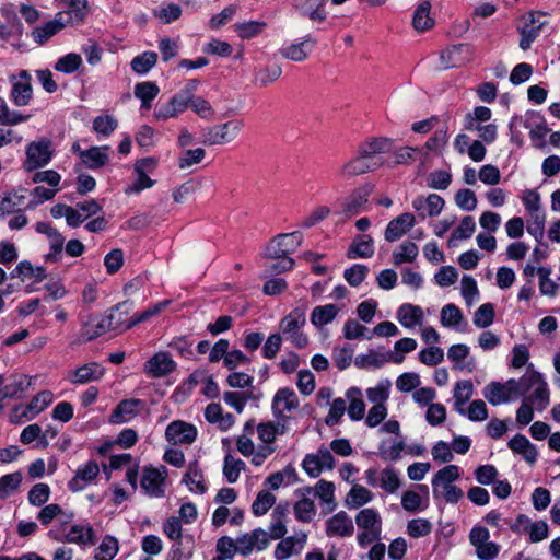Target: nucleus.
Here are the masks:
<instances>
[{"mask_svg":"<svg viewBox=\"0 0 560 560\" xmlns=\"http://www.w3.org/2000/svg\"><path fill=\"white\" fill-rule=\"evenodd\" d=\"M434 156L420 148L412 147H401L394 152L392 159L387 160V164L389 166H395L399 164H412L418 162V173L417 175H450L447 171L438 170L434 172L428 171L432 167Z\"/></svg>","mask_w":560,"mask_h":560,"instance_id":"1","label":"nucleus"},{"mask_svg":"<svg viewBox=\"0 0 560 560\" xmlns=\"http://www.w3.org/2000/svg\"><path fill=\"white\" fill-rule=\"evenodd\" d=\"M306 324V310L299 306L285 315L279 324L282 334L298 349H303L308 345L307 336L301 330Z\"/></svg>","mask_w":560,"mask_h":560,"instance_id":"2","label":"nucleus"},{"mask_svg":"<svg viewBox=\"0 0 560 560\" xmlns=\"http://www.w3.org/2000/svg\"><path fill=\"white\" fill-rule=\"evenodd\" d=\"M355 523L362 529L357 537L360 547L364 548L381 538L382 518L374 509L361 510L355 516Z\"/></svg>","mask_w":560,"mask_h":560,"instance_id":"3","label":"nucleus"},{"mask_svg":"<svg viewBox=\"0 0 560 560\" xmlns=\"http://www.w3.org/2000/svg\"><path fill=\"white\" fill-rule=\"evenodd\" d=\"M534 388L533 394L525 397V401L537 410H544L549 404V390L542 375L536 371L527 372L522 376L523 395Z\"/></svg>","mask_w":560,"mask_h":560,"instance_id":"4","label":"nucleus"},{"mask_svg":"<svg viewBox=\"0 0 560 560\" xmlns=\"http://www.w3.org/2000/svg\"><path fill=\"white\" fill-rule=\"evenodd\" d=\"M522 395V378H510L505 383L491 382L483 389L485 398L493 406L509 402Z\"/></svg>","mask_w":560,"mask_h":560,"instance_id":"5","label":"nucleus"},{"mask_svg":"<svg viewBox=\"0 0 560 560\" xmlns=\"http://www.w3.org/2000/svg\"><path fill=\"white\" fill-rule=\"evenodd\" d=\"M242 128L243 121L238 119L208 127L202 131L203 143L208 145L229 143L237 137Z\"/></svg>","mask_w":560,"mask_h":560,"instance_id":"6","label":"nucleus"},{"mask_svg":"<svg viewBox=\"0 0 560 560\" xmlns=\"http://www.w3.org/2000/svg\"><path fill=\"white\" fill-rule=\"evenodd\" d=\"M303 236L299 231L283 233L275 236L266 246L265 255L268 258H280L295 252L302 245Z\"/></svg>","mask_w":560,"mask_h":560,"instance_id":"7","label":"nucleus"},{"mask_svg":"<svg viewBox=\"0 0 560 560\" xmlns=\"http://www.w3.org/2000/svg\"><path fill=\"white\" fill-rule=\"evenodd\" d=\"M50 148L51 142L47 139L30 143L26 149V160L24 162L25 171L33 172L45 166L52 155Z\"/></svg>","mask_w":560,"mask_h":560,"instance_id":"8","label":"nucleus"},{"mask_svg":"<svg viewBox=\"0 0 560 560\" xmlns=\"http://www.w3.org/2000/svg\"><path fill=\"white\" fill-rule=\"evenodd\" d=\"M384 163L383 156L359 152L355 159L345 165L343 175H364L365 173H373Z\"/></svg>","mask_w":560,"mask_h":560,"instance_id":"9","label":"nucleus"},{"mask_svg":"<svg viewBox=\"0 0 560 560\" xmlns=\"http://www.w3.org/2000/svg\"><path fill=\"white\" fill-rule=\"evenodd\" d=\"M166 440L176 444H191L197 438V429L195 425L182 420L171 422L165 430Z\"/></svg>","mask_w":560,"mask_h":560,"instance_id":"10","label":"nucleus"},{"mask_svg":"<svg viewBox=\"0 0 560 560\" xmlns=\"http://www.w3.org/2000/svg\"><path fill=\"white\" fill-rule=\"evenodd\" d=\"M235 541L237 552L243 556H248L255 548L261 551L269 545L268 533L261 528H256L248 534H244Z\"/></svg>","mask_w":560,"mask_h":560,"instance_id":"11","label":"nucleus"},{"mask_svg":"<svg viewBox=\"0 0 560 560\" xmlns=\"http://www.w3.org/2000/svg\"><path fill=\"white\" fill-rule=\"evenodd\" d=\"M109 147H91L86 150H81L78 143L72 145V151L78 152L80 161L88 168L96 171L108 162L107 151Z\"/></svg>","mask_w":560,"mask_h":560,"instance_id":"12","label":"nucleus"},{"mask_svg":"<svg viewBox=\"0 0 560 560\" xmlns=\"http://www.w3.org/2000/svg\"><path fill=\"white\" fill-rule=\"evenodd\" d=\"M132 308V302L124 301L112 307L108 314L104 315L113 331L121 332L132 328V326H129L130 318H128Z\"/></svg>","mask_w":560,"mask_h":560,"instance_id":"13","label":"nucleus"},{"mask_svg":"<svg viewBox=\"0 0 560 560\" xmlns=\"http://www.w3.org/2000/svg\"><path fill=\"white\" fill-rule=\"evenodd\" d=\"M49 536L56 540H65L83 547L93 546L96 542L95 532L90 525H72L63 538L54 535V532H49Z\"/></svg>","mask_w":560,"mask_h":560,"instance_id":"14","label":"nucleus"},{"mask_svg":"<svg viewBox=\"0 0 560 560\" xmlns=\"http://www.w3.org/2000/svg\"><path fill=\"white\" fill-rule=\"evenodd\" d=\"M189 101L190 98H187L177 92L167 103L162 104L158 109H155L153 116L156 120L176 118L189 107Z\"/></svg>","mask_w":560,"mask_h":560,"instance_id":"15","label":"nucleus"},{"mask_svg":"<svg viewBox=\"0 0 560 560\" xmlns=\"http://www.w3.org/2000/svg\"><path fill=\"white\" fill-rule=\"evenodd\" d=\"M402 354H393L392 352H377L371 350L368 354H360L354 359L355 366L360 369L382 368L386 362L401 363L404 361Z\"/></svg>","mask_w":560,"mask_h":560,"instance_id":"16","label":"nucleus"},{"mask_svg":"<svg viewBox=\"0 0 560 560\" xmlns=\"http://www.w3.org/2000/svg\"><path fill=\"white\" fill-rule=\"evenodd\" d=\"M176 369V363L167 352H159L144 363V372L151 377H162Z\"/></svg>","mask_w":560,"mask_h":560,"instance_id":"17","label":"nucleus"},{"mask_svg":"<svg viewBox=\"0 0 560 560\" xmlns=\"http://www.w3.org/2000/svg\"><path fill=\"white\" fill-rule=\"evenodd\" d=\"M61 177H33L34 183L45 182L49 186V188H45L43 186L35 187L31 195L35 198V200H31L25 208L34 209L38 203L50 200L55 197L56 192L59 190L58 186L60 184Z\"/></svg>","mask_w":560,"mask_h":560,"instance_id":"18","label":"nucleus"},{"mask_svg":"<svg viewBox=\"0 0 560 560\" xmlns=\"http://www.w3.org/2000/svg\"><path fill=\"white\" fill-rule=\"evenodd\" d=\"M98 474V464L95 460H89L83 466L78 467L74 477L68 482L69 490L72 492L82 491Z\"/></svg>","mask_w":560,"mask_h":560,"instance_id":"19","label":"nucleus"},{"mask_svg":"<svg viewBox=\"0 0 560 560\" xmlns=\"http://www.w3.org/2000/svg\"><path fill=\"white\" fill-rule=\"evenodd\" d=\"M36 231L45 234L49 241L50 252L46 255V260L58 261L63 250L65 237L46 222H37Z\"/></svg>","mask_w":560,"mask_h":560,"instance_id":"20","label":"nucleus"},{"mask_svg":"<svg viewBox=\"0 0 560 560\" xmlns=\"http://www.w3.org/2000/svg\"><path fill=\"white\" fill-rule=\"evenodd\" d=\"M353 532V522L345 511L338 512L326 521V535L328 537H347L351 536Z\"/></svg>","mask_w":560,"mask_h":560,"instance_id":"21","label":"nucleus"},{"mask_svg":"<svg viewBox=\"0 0 560 560\" xmlns=\"http://www.w3.org/2000/svg\"><path fill=\"white\" fill-rule=\"evenodd\" d=\"M66 23L63 22V13H57L54 20L46 22L44 25L35 27L32 31L33 39L43 45L47 43L52 36L58 34L61 30L66 27Z\"/></svg>","mask_w":560,"mask_h":560,"instance_id":"22","label":"nucleus"},{"mask_svg":"<svg viewBox=\"0 0 560 560\" xmlns=\"http://www.w3.org/2000/svg\"><path fill=\"white\" fill-rule=\"evenodd\" d=\"M527 525L525 528L529 534L530 542H539L548 537L549 528L545 521L530 522L528 516L520 514L516 517L515 524L512 525V530H517L518 526Z\"/></svg>","mask_w":560,"mask_h":560,"instance_id":"23","label":"nucleus"},{"mask_svg":"<svg viewBox=\"0 0 560 560\" xmlns=\"http://www.w3.org/2000/svg\"><path fill=\"white\" fill-rule=\"evenodd\" d=\"M413 214L406 212L398 215L388 223L385 230V240L387 242H395L399 240L405 233H407L413 226Z\"/></svg>","mask_w":560,"mask_h":560,"instance_id":"24","label":"nucleus"},{"mask_svg":"<svg viewBox=\"0 0 560 560\" xmlns=\"http://www.w3.org/2000/svg\"><path fill=\"white\" fill-rule=\"evenodd\" d=\"M299 407V399L295 393L288 387L280 388L272 399V413L280 415L290 412Z\"/></svg>","mask_w":560,"mask_h":560,"instance_id":"25","label":"nucleus"},{"mask_svg":"<svg viewBox=\"0 0 560 560\" xmlns=\"http://www.w3.org/2000/svg\"><path fill=\"white\" fill-rule=\"evenodd\" d=\"M142 404V400L136 398L121 400L113 410L109 417V422L113 424L127 422L138 413L137 408Z\"/></svg>","mask_w":560,"mask_h":560,"instance_id":"26","label":"nucleus"},{"mask_svg":"<svg viewBox=\"0 0 560 560\" xmlns=\"http://www.w3.org/2000/svg\"><path fill=\"white\" fill-rule=\"evenodd\" d=\"M104 375V368L96 362H91L79 366L73 371L69 381L72 384H86L90 382L98 381Z\"/></svg>","mask_w":560,"mask_h":560,"instance_id":"27","label":"nucleus"},{"mask_svg":"<svg viewBox=\"0 0 560 560\" xmlns=\"http://www.w3.org/2000/svg\"><path fill=\"white\" fill-rule=\"evenodd\" d=\"M66 25H80L89 14L88 0H68V9L62 12Z\"/></svg>","mask_w":560,"mask_h":560,"instance_id":"28","label":"nucleus"},{"mask_svg":"<svg viewBox=\"0 0 560 560\" xmlns=\"http://www.w3.org/2000/svg\"><path fill=\"white\" fill-rule=\"evenodd\" d=\"M508 446L516 454L523 456V458L529 463L534 464L537 460V450L534 444L529 442V440L523 434L514 435L508 443Z\"/></svg>","mask_w":560,"mask_h":560,"instance_id":"29","label":"nucleus"},{"mask_svg":"<svg viewBox=\"0 0 560 560\" xmlns=\"http://www.w3.org/2000/svg\"><path fill=\"white\" fill-rule=\"evenodd\" d=\"M374 254V244L370 235H358L348 248L347 257L354 258H370Z\"/></svg>","mask_w":560,"mask_h":560,"instance_id":"30","label":"nucleus"},{"mask_svg":"<svg viewBox=\"0 0 560 560\" xmlns=\"http://www.w3.org/2000/svg\"><path fill=\"white\" fill-rule=\"evenodd\" d=\"M340 310L336 304L315 306L311 313V323L316 328H322L330 324L338 316Z\"/></svg>","mask_w":560,"mask_h":560,"instance_id":"31","label":"nucleus"},{"mask_svg":"<svg viewBox=\"0 0 560 560\" xmlns=\"http://www.w3.org/2000/svg\"><path fill=\"white\" fill-rule=\"evenodd\" d=\"M163 477L161 472L155 468H144L141 487L151 497H160L163 494L162 489Z\"/></svg>","mask_w":560,"mask_h":560,"instance_id":"32","label":"nucleus"},{"mask_svg":"<svg viewBox=\"0 0 560 560\" xmlns=\"http://www.w3.org/2000/svg\"><path fill=\"white\" fill-rule=\"evenodd\" d=\"M110 330L112 329L105 316L100 318H91L83 325V328L80 332V338L83 341H92Z\"/></svg>","mask_w":560,"mask_h":560,"instance_id":"33","label":"nucleus"},{"mask_svg":"<svg viewBox=\"0 0 560 560\" xmlns=\"http://www.w3.org/2000/svg\"><path fill=\"white\" fill-rule=\"evenodd\" d=\"M315 44L316 40L307 36L304 40L283 48L281 52L287 59L300 62L307 58Z\"/></svg>","mask_w":560,"mask_h":560,"instance_id":"34","label":"nucleus"},{"mask_svg":"<svg viewBox=\"0 0 560 560\" xmlns=\"http://www.w3.org/2000/svg\"><path fill=\"white\" fill-rule=\"evenodd\" d=\"M394 148V140L387 137L371 138L359 147V152L369 155L382 156V153L390 152Z\"/></svg>","mask_w":560,"mask_h":560,"instance_id":"35","label":"nucleus"},{"mask_svg":"<svg viewBox=\"0 0 560 560\" xmlns=\"http://www.w3.org/2000/svg\"><path fill=\"white\" fill-rule=\"evenodd\" d=\"M397 318L404 327L412 328L416 325L421 324L423 319V312L420 306L406 303L398 308Z\"/></svg>","mask_w":560,"mask_h":560,"instance_id":"36","label":"nucleus"},{"mask_svg":"<svg viewBox=\"0 0 560 560\" xmlns=\"http://www.w3.org/2000/svg\"><path fill=\"white\" fill-rule=\"evenodd\" d=\"M183 482L186 483L192 492L202 494L207 490L202 471L197 462L189 463L188 470L183 477Z\"/></svg>","mask_w":560,"mask_h":560,"instance_id":"37","label":"nucleus"},{"mask_svg":"<svg viewBox=\"0 0 560 560\" xmlns=\"http://www.w3.org/2000/svg\"><path fill=\"white\" fill-rule=\"evenodd\" d=\"M431 3L424 0L418 4L413 12L412 25L417 31L424 32L434 25V20L430 16Z\"/></svg>","mask_w":560,"mask_h":560,"instance_id":"38","label":"nucleus"},{"mask_svg":"<svg viewBox=\"0 0 560 560\" xmlns=\"http://www.w3.org/2000/svg\"><path fill=\"white\" fill-rule=\"evenodd\" d=\"M460 476L459 467L456 465H447L441 468L432 478L433 497L440 498V483L454 482Z\"/></svg>","mask_w":560,"mask_h":560,"instance_id":"39","label":"nucleus"},{"mask_svg":"<svg viewBox=\"0 0 560 560\" xmlns=\"http://www.w3.org/2000/svg\"><path fill=\"white\" fill-rule=\"evenodd\" d=\"M474 386L470 381L463 380L456 383L454 388L455 410L465 415L464 404L472 396Z\"/></svg>","mask_w":560,"mask_h":560,"instance_id":"40","label":"nucleus"},{"mask_svg":"<svg viewBox=\"0 0 560 560\" xmlns=\"http://www.w3.org/2000/svg\"><path fill=\"white\" fill-rule=\"evenodd\" d=\"M373 499V493L363 486L354 485L348 493L346 503L349 508L358 509Z\"/></svg>","mask_w":560,"mask_h":560,"instance_id":"41","label":"nucleus"},{"mask_svg":"<svg viewBox=\"0 0 560 560\" xmlns=\"http://www.w3.org/2000/svg\"><path fill=\"white\" fill-rule=\"evenodd\" d=\"M156 62L158 54L155 51H144L132 59L131 69L138 74H145Z\"/></svg>","mask_w":560,"mask_h":560,"instance_id":"42","label":"nucleus"},{"mask_svg":"<svg viewBox=\"0 0 560 560\" xmlns=\"http://www.w3.org/2000/svg\"><path fill=\"white\" fill-rule=\"evenodd\" d=\"M119 545L116 537L106 535L95 549V560H112L118 552Z\"/></svg>","mask_w":560,"mask_h":560,"instance_id":"43","label":"nucleus"},{"mask_svg":"<svg viewBox=\"0 0 560 560\" xmlns=\"http://www.w3.org/2000/svg\"><path fill=\"white\" fill-rule=\"evenodd\" d=\"M10 96L16 106H26L33 96L31 82L13 83Z\"/></svg>","mask_w":560,"mask_h":560,"instance_id":"44","label":"nucleus"},{"mask_svg":"<svg viewBox=\"0 0 560 560\" xmlns=\"http://www.w3.org/2000/svg\"><path fill=\"white\" fill-rule=\"evenodd\" d=\"M448 137H447V129L441 128L436 129L431 136L424 147L422 148L424 151L431 153L434 159L440 158V151L441 149L447 143Z\"/></svg>","mask_w":560,"mask_h":560,"instance_id":"45","label":"nucleus"},{"mask_svg":"<svg viewBox=\"0 0 560 560\" xmlns=\"http://www.w3.org/2000/svg\"><path fill=\"white\" fill-rule=\"evenodd\" d=\"M23 476L20 471L4 475L0 478V499H7L21 486Z\"/></svg>","mask_w":560,"mask_h":560,"instance_id":"46","label":"nucleus"},{"mask_svg":"<svg viewBox=\"0 0 560 560\" xmlns=\"http://www.w3.org/2000/svg\"><path fill=\"white\" fill-rule=\"evenodd\" d=\"M372 186L366 185L358 188L353 195L349 198L346 205V212L354 214L358 210L368 202V198L372 191Z\"/></svg>","mask_w":560,"mask_h":560,"instance_id":"47","label":"nucleus"},{"mask_svg":"<svg viewBox=\"0 0 560 560\" xmlns=\"http://www.w3.org/2000/svg\"><path fill=\"white\" fill-rule=\"evenodd\" d=\"M390 382L388 380L381 381L375 387L366 389V397L374 405H385L389 398Z\"/></svg>","mask_w":560,"mask_h":560,"instance_id":"48","label":"nucleus"},{"mask_svg":"<svg viewBox=\"0 0 560 560\" xmlns=\"http://www.w3.org/2000/svg\"><path fill=\"white\" fill-rule=\"evenodd\" d=\"M245 467L246 464L242 459L234 458L231 454H228L224 457L223 475L230 483H234Z\"/></svg>","mask_w":560,"mask_h":560,"instance_id":"49","label":"nucleus"},{"mask_svg":"<svg viewBox=\"0 0 560 560\" xmlns=\"http://www.w3.org/2000/svg\"><path fill=\"white\" fill-rule=\"evenodd\" d=\"M307 535L302 533L299 539L288 537L282 539L276 547L275 557L278 560L288 559L294 552L295 542L299 541L303 546L306 541Z\"/></svg>","mask_w":560,"mask_h":560,"instance_id":"50","label":"nucleus"},{"mask_svg":"<svg viewBox=\"0 0 560 560\" xmlns=\"http://www.w3.org/2000/svg\"><path fill=\"white\" fill-rule=\"evenodd\" d=\"M419 249L416 243L411 241H405L399 246V252L393 254V261L396 266L402 262H412L418 256Z\"/></svg>","mask_w":560,"mask_h":560,"instance_id":"51","label":"nucleus"},{"mask_svg":"<svg viewBox=\"0 0 560 560\" xmlns=\"http://www.w3.org/2000/svg\"><path fill=\"white\" fill-rule=\"evenodd\" d=\"M82 65V58L80 55L75 52H69L63 57L59 58L55 65V70L62 73H73L75 72Z\"/></svg>","mask_w":560,"mask_h":560,"instance_id":"52","label":"nucleus"},{"mask_svg":"<svg viewBox=\"0 0 560 560\" xmlns=\"http://www.w3.org/2000/svg\"><path fill=\"white\" fill-rule=\"evenodd\" d=\"M494 306L491 303L480 305L474 315V324L478 328H487L492 325L494 320Z\"/></svg>","mask_w":560,"mask_h":560,"instance_id":"53","label":"nucleus"},{"mask_svg":"<svg viewBox=\"0 0 560 560\" xmlns=\"http://www.w3.org/2000/svg\"><path fill=\"white\" fill-rule=\"evenodd\" d=\"M276 497L269 491L261 490L258 492L255 501L252 504L253 514L256 516L264 515L275 504Z\"/></svg>","mask_w":560,"mask_h":560,"instance_id":"54","label":"nucleus"},{"mask_svg":"<svg viewBox=\"0 0 560 560\" xmlns=\"http://www.w3.org/2000/svg\"><path fill=\"white\" fill-rule=\"evenodd\" d=\"M380 487L388 492L394 493L400 487V478L394 468H385L380 472Z\"/></svg>","mask_w":560,"mask_h":560,"instance_id":"55","label":"nucleus"},{"mask_svg":"<svg viewBox=\"0 0 560 560\" xmlns=\"http://www.w3.org/2000/svg\"><path fill=\"white\" fill-rule=\"evenodd\" d=\"M118 127V120L109 114L96 116L93 120V130L103 136H109Z\"/></svg>","mask_w":560,"mask_h":560,"instance_id":"56","label":"nucleus"},{"mask_svg":"<svg viewBox=\"0 0 560 560\" xmlns=\"http://www.w3.org/2000/svg\"><path fill=\"white\" fill-rule=\"evenodd\" d=\"M50 498V488L47 483H36L28 491V502L34 506L44 505Z\"/></svg>","mask_w":560,"mask_h":560,"instance_id":"57","label":"nucleus"},{"mask_svg":"<svg viewBox=\"0 0 560 560\" xmlns=\"http://www.w3.org/2000/svg\"><path fill=\"white\" fill-rule=\"evenodd\" d=\"M334 492L335 486L330 481L319 480L315 486V494L326 504H328V509L326 512H330L335 509L336 504L334 503Z\"/></svg>","mask_w":560,"mask_h":560,"instance_id":"58","label":"nucleus"},{"mask_svg":"<svg viewBox=\"0 0 560 560\" xmlns=\"http://www.w3.org/2000/svg\"><path fill=\"white\" fill-rule=\"evenodd\" d=\"M545 23H539L536 26H529V24H524L520 28V48L522 50H527L530 48L533 42L538 37L540 30L544 27Z\"/></svg>","mask_w":560,"mask_h":560,"instance_id":"59","label":"nucleus"},{"mask_svg":"<svg viewBox=\"0 0 560 560\" xmlns=\"http://www.w3.org/2000/svg\"><path fill=\"white\" fill-rule=\"evenodd\" d=\"M463 320L462 311L455 304H446L441 310V324L445 327H455Z\"/></svg>","mask_w":560,"mask_h":560,"instance_id":"60","label":"nucleus"},{"mask_svg":"<svg viewBox=\"0 0 560 560\" xmlns=\"http://www.w3.org/2000/svg\"><path fill=\"white\" fill-rule=\"evenodd\" d=\"M315 512V504L310 499H301L294 504L295 517L303 523L311 522Z\"/></svg>","mask_w":560,"mask_h":560,"instance_id":"61","label":"nucleus"},{"mask_svg":"<svg viewBox=\"0 0 560 560\" xmlns=\"http://www.w3.org/2000/svg\"><path fill=\"white\" fill-rule=\"evenodd\" d=\"M52 393L50 390H42L33 397L26 409L32 412L31 418L38 415L52 401Z\"/></svg>","mask_w":560,"mask_h":560,"instance_id":"62","label":"nucleus"},{"mask_svg":"<svg viewBox=\"0 0 560 560\" xmlns=\"http://www.w3.org/2000/svg\"><path fill=\"white\" fill-rule=\"evenodd\" d=\"M369 273V268L365 265L355 264L346 269L343 277L351 287L360 285Z\"/></svg>","mask_w":560,"mask_h":560,"instance_id":"63","label":"nucleus"},{"mask_svg":"<svg viewBox=\"0 0 560 560\" xmlns=\"http://www.w3.org/2000/svg\"><path fill=\"white\" fill-rule=\"evenodd\" d=\"M432 532V524L425 518H413L407 524V533L413 538L428 536Z\"/></svg>","mask_w":560,"mask_h":560,"instance_id":"64","label":"nucleus"}]
</instances>
